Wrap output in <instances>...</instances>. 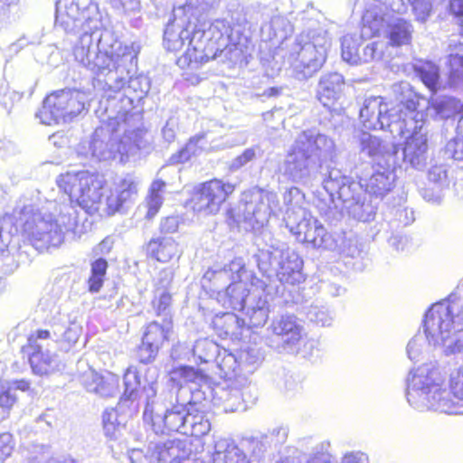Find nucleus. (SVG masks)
Instances as JSON below:
<instances>
[{
  "mask_svg": "<svg viewBox=\"0 0 463 463\" xmlns=\"http://www.w3.org/2000/svg\"><path fill=\"white\" fill-rule=\"evenodd\" d=\"M445 154L456 161H463V136L449 140L445 146Z\"/></svg>",
  "mask_w": 463,
  "mask_h": 463,
  "instance_id": "obj_60",
  "label": "nucleus"
},
{
  "mask_svg": "<svg viewBox=\"0 0 463 463\" xmlns=\"http://www.w3.org/2000/svg\"><path fill=\"white\" fill-rule=\"evenodd\" d=\"M33 393L27 381L0 382V405H13L21 400V396H31Z\"/></svg>",
  "mask_w": 463,
  "mask_h": 463,
  "instance_id": "obj_37",
  "label": "nucleus"
},
{
  "mask_svg": "<svg viewBox=\"0 0 463 463\" xmlns=\"http://www.w3.org/2000/svg\"><path fill=\"white\" fill-rule=\"evenodd\" d=\"M98 42H102V35H98L95 32L89 33L85 31L74 47L75 60L84 67L95 66L93 61L89 60L88 55L93 54L91 51Z\"/></svg>",
  "mask_w": 463,
  "mask_h": 463,
  "instance_id": "obj_41",
  "label": "nucleus"
},
{
  "mask_svg": "<svg viewBox=\"0 0 463 463\" xmlns=\"http://www.w3.org/2000/svg\"><path fill=\"white\" fill-rule=\"evenodd\" d=\"M243 222L246 229L258 231L266 225L272 213L279 208L276 193L254 187L243 194Z\"/></svg>",
  "mask_w": 463,
  "mask_h": 463,
  "instance_id": "obj_18",
  "label": "nucleus"
},
{
  "mask_svg": "<svg viewBox=\"0 0 463 463\" xmlns=\"http://www.w3.org/2000/svg\"><path fill=\"white\" fill-rule=\"evenodd\" d=\"M251 277L243 260L236 258L222 269L213 271L210 279L217 291V300L224 307L242 310L252 299L249 298Z\"/></svg>",
  "mask_w": 463,
  "mask_h": 463,
  "instance_id": "obj_7",
  "label": "nucleus"
},
{
  "mask_svg": "<svg viewBox=\"0 0 463 463\" xmlns=\"http://www.w3.org/2000/svg\"><path fill=\"white\" fill-rule=\"evenodd\" d=\"M174 278V272L171 269L166 268L160 270L155 279L154 291H170Z\"/></svg>",
  "mask_w": 463,
  "mask_h": 463,
  "instance_id": "obj_61",
  "label": "nucleus"
},
{
  "mask_svg": "<svg viewBox=\"0 0 463 463\" xmlns=\"http://www.w3.org/2000/svg\"><path fill=\"white\" fill-rule=\"evenodd\" d=\"M87 101L85 92L71 89L57 90L44 99L36 118L44 125L69 122L86 109Z\"/></svg>",
  "mask_w": 463,
  "mask_h": 463,
  "instance_id": "obj_14",
  "label": "nucleus"
},
{
  "mask_svg": "<svg viewBox=\"0 0 463 463\" xmlns=\"http://www.w3.org/2000/svg\"><path fill=\"white\" fill-rule=\"evenodd\" d=\"M450 67L449 78L454 85L463 84V56L450 53L449 56Z\"/></svg>",
  "mask_w": 463,
  "mask_h": 463,
  "instance_id": "obj_57",
  "label": "nucleus"
},
{
  "mask_svg": "<svg viewBox=\"0 0 463 463\" xmlns=\"http://www.w3.org/2000/svg\"><path fill=\"white\" fill-rule=\"evenodd\" d=\"M52 333L57 341H63L69 346L74 345L81 333L80 325L74 322L65 321L64 323H54L52 326Z\"/></svg>",
  "mask_w": 463,
  "mask_h": 463,
  "instance_id": "obj_46",
  "label": "nucleus"
},
{
  "mask_svg": "<svg viewBox=\"0 0 463 463\" xmlns=\"http://www.w3.org/2000/svg\"><path fill=\"white\" fill-rule=\"evenodd\" d=\"M283 199L286 226L298 241L310 243L315 248L336 249V243L325 227L307 210L308 203L300 189L291 187L286 191Z\"/></svg>",
  "mask_w": 463,
  "mask_h": 463,
  "instance_id": "obj_4",
  "label": "nucleus"
},
{
  "mask_svg": "<svg viewBox=\"0 0 463 463\" xmlns=\"http://www.w3.org/2000/svg\"><path fill=\"white\" fill-rule=\"evenodd\" d=\"M205 137V134H199L193 137L186 146L179 152L177 156H173L171 161L173 163H184L195 155L197 152V145Z\"/></svg>",
  "mask_w": 463,
  "mask_h": 463,
  "instance_id": "obj_56",
  "label": "nucleus"
},
{
  "mask_svg": "<svg viewBox=\"0 0 463 463\" xmlns=\"http://www.w3.org/2000/svg\"><path fill=\"white\" fill-rule=\"evenodd\" d=\"M247 304L243 309L248 318V326L258 327L266 324L269 314V305L266 297L257 296Z\"/></svg>",
  "mask_w": 463,
  "mask_h": 463,
  "instance_id": "obj_38",
  "label": "nucleus"
},
{
  "mask_svg": "<svg viewBox=\"0 0 463 463\" xmlns=\"http://www.w3.org/2000/svg\"><path fill=\"white\" fill-rule=\"evenodd\" d=\"M97 6L92 0H58L56 2V24L65 31L98 29L99 21Z\"/></svg>",
  "mask_w": 463,
  "mask_h": 463,
  "instance_id": "obj_16",
  "label": "nucleus"
},
{
  "mask_svg": "<svg viewBox=\"0 0 463 463\" xmlns=\"http://www.w3.org/2000/svg\"><path fill=\"white\" fill-rule=\"evenodd\" d=\"M449 387L453 395L463 400V364L451 373L449 378Z\"/></svg>",
  "mask_w": 463,
  "mask_h": 463,
  "instance_id": "obj_62",
  "label": "nucleus"
},
{
  "mask_svg": "<svg viewBox=\"0 0 463 463\" xmlns=\"http://www.w3.org/2000/svg\"><path fill=\"white\" fill-rule=\"evenodd\" d=\"M172 329L170 319H164V324L155 321L147 325L138 350V357L142 363H149L156 357L164 343L169 340Z\"/></svg>",
  "mask_w": 463,
  "mask_h": 463,
  "instance_id": "obj_26",
  "label": "nucleus"
},
{
  "mask_svg": "<svg viewBox=\"0 0 463 463\" xmlns=\"http://www.w3.org/2000/svg\"><path fill=\"white\" fill-rule=\"evenodd\" d=\"M243 222L246 229L258 231L266 225L272 213L279 208L276 193L254 187L243 194Z\"/></svg>",
  "mask_w": 463,
  "mask_h": 463,
  "instance_id": "obj_19",
  "label": "nucleus"
},
{
  "mask_svg": "<svg viewBox=\"0 0 463 463\" xmlns=\"http://www.w3.org/2000/svg\"><path fill=\"white\" fill-rule=\"evenodd\" d=\"M416 72L430 90H436L439 78L438 66L432 62H424L416 67Z\"/></svg>",
  "mask_w": 463,
  "mask_h": 463,
  "instance_id": "obj_52",
  "label": "nucleus"
},
{
  "mask_svg": "<svg viewBox=\"0 0 463 463\" xmlns=\"http://www.w3.org/2000/svg\"><path fill=\"white\" fill-rule=\"evenodd\" d=\"M212 463H251V460L233 441L223 439L216 444Z\"/></svg>",
  "mask_w": 463,
  "mask_h": 463,
  "instance_id": "obj_35",
  "label": "nucleus"
},
{
  "mask_svg": "<svg viewBox=\"0 0 463 463\" xmlns=\"http://www.w3.org/2000/svg\"><path fill=\"white\" fill-rule=\"evenodd\" d=\"M256 151L257 149L255 147L247 148L244 150V152L235 157L230 164V170L231 171H237L242 166H244L249 162L252 161L256 157Z\"/></svg>",
  "mask_w": 463,
  "mask_h": 463,
  "instance_id": "obj_64",
  "label": "nucleus"
},
{
  "mask_svg": "<svg viewBox=\"0 0 463 463\" xmlns=\"http://www.w3.org/2000/svg\"><path fill=\"white\" fill-rule=\"evenodd\" d=\"M91 52L93 54L88 55V58L95 66L85 67L99 75H104L105 83L109 90L119 91L127 83L134 88L137 79H131L129 74L136 66L137 57L128 46L115 42L106 48L102 42H98Z\"/></svg>",
  "mask_w": 463,
  "mask_h": 463,
  "instance_id": "obj_5",
  "label": "nucleus"
},
{
  "mask_svg": "<svg viewBox=\"0 0 463 463\" xmlns=\"http://www.w3.org/2000/svg\"><path fill=\"white\" fill-rule=\"evenodd\" d=\"M324 187L333 200L336 197L342 202L343 209H345L353 218L361 222H369L373 218L375 207L371 202L366 201L364 190L360 183L351 181L338 170H333L324 181Z\"/></svg>",
  "mask_w": 463,
  "mask_h": 463,
  "instance_id": "obj_11",
  "label": "nucleus"
},
{
  "mask_svg": "<svg viewBox=\"0 0 463 463\" xmlns=\"http://www.w3.org/2000/svg\"><path fill=\"white\" fill-rule=\"evenodd\" d=\"M186 407H146L143 418L156 433L178 431L185 426Z\"/></svg>",
  "mask_w": 463,
  "mask_h": 463,
  "instance_id": "obj_25",
  "label": "nucleus"
},
{
  "mask_svg": "<svg viewBox=\"0 0 463 463\" xmlns=\"http://www.w3.org/2000/svg\"><path fill=\"white\" fill-rule=\"evenodd\" d=\"M429 109L440 118H449L457 113L463 112V105L459 100L451 97L433 99Z\"/></svg>",
  "mask_w": 463,
  "mask_h": 463,
  "instance_id": "obj_45",
  "label": "nucleus"
},
{
  "mask_svg": "<svg viewBox=\"0 0 463 463\" xmlns=\"http://www.w3.org/2000/svg\"><path fill=\"white\" fill-rule=\"evenodd\" d=\"M423 329L430 345L442 347L446 354L463 352V304L445 300L432 305Z\"/></svg>",
  "mask_w": 463,
  "mask_h": 463,
  "instance_id": "obj_2",
  "label": "nucleus"
},
{
  "mask_svg": "<svg viewBox=\"0 0 463 463\" xmlns=\"http://www.w3.org/2000/svg\"><path fill=\"white\" fill-rule=\"evenodd\" d=\"M185 418V425L190 426V433L185 435L184 439L194 448V452L203 451L204 442L202 438L208 434L211 430L210 420L199 407H186Z\"/></svg>",
  "mask_w": 463,
  "mask_h": 463,
  "instance_id": "obj_30",
  "label": "nucleus"
},
{
  "mask_svg": "<svg viewBox=\"0 0 463 463\" xmlns=\"http://www.w3.org/2000/svg\"><path fill=\"white\" fill-rule=\"evenodd\" d=\"M295 143L308 156H312L321 167L322 163L331 159L335 151V143L327 136L313 130L303 131Z\"/></svg>",
  "mask_w": 463,
  "mask_h": 463,
  "instance_id": "obj_27",
  "label": "nucleus"
},
{
  "mask_svg": "<svg viewBox=\"0 0 463 463\" xmlns=\"http://www.w3.org/2000/svg\"><path fill=\"white\" fill-rule=\"evenodd\" d=\"M255 259L263 275L269 279L275 278L280 284L298 285L305 280L302 260L284 244L259 250Z\"/></svg>",
  "mask_w": 463,
  "mask_h": 463,
  "instance_id": "obj_8",
  "label": "nucleus"
},
{
  "mask_svg": "<svg viewBox=\"0 0 463 463\" xmlns=\"http://www.w3.org/2000/svg\"><path fill=\"white\" fill-rule=\"evenodd\" d=\"M18 221L23 232L33 241L40 243L39 246L57 247L63 242L65 233L74 229L76 211L71 204H62L53 218L33 205H25L20 211Z\"/></svg>",
  "mask_w": 463,
  "mask_h": 463,
  "instance_id": "obj_3",
  "label": "nucleus"
},
{
  "mask_svg": "<svg viewBox=\"0 0 463 463\" xmlns=\"http://www.w3.org/2000/svg\"><path fill=\"white\" fill-rule=\"evenodd\" d=\"M411 2L412 11L415 20L420 23H425L430 15L432 4L431 0H410Z\"/></svg>",
  "mask_w": 463,
  "mask_h": 463,
  "instance_id": "obj_58",
  "label": "nucleus"
},
{
  "mask_svg": "<svg viewBox=\"0 0 463 463\" xmlns=\"http://www.w3.org/2000/svg\"><path fill=\"white\" fill-rule=\"evenodd\" d=\"M49 337L50 332L48 330H39L35 339H33V336L29 339L33 348V352L30 356V364L35 374H48L53 372L57 367L56 356L52 354L48 350L43 351L42 345L37 343L38 340H45Z\"/></svg>",
  "mask_w": 463,
  "mask_h": 463,
  "instance_id": "obj_32",
  "label": "nucleus"
},
{
  "mask_svg": "<svg viewBox=\"0 0 463 463\" xmlns=\"http://www.w3.org/2000/svg\"><path fill=\"white\" fill-rule=\"evenodd\" d=\"M234 188L232 184L220 179L203 183L193 199L194 211L204 215L217 213Z\"/></svg>",
  "mask_w": 463,
  "mask_h": 463,
  "instance_id": "obj_23",
  "label": "nucleus"
},
{
  "mask_svg": "<svg viewBox=\"0 0 463 463\" xmlns=\"http://www.w3.org/2000/svg\"><path fill=\"white\" fill-rule=\"evenodd\" d=\"M296 143L292 146L279 167L280 173L288 180L302 184H309L317 178L319 164L308 156Z\"/></svg>",
  "mask_w": 463,
  "mask_h": 463,
  "instance_id": "obj_20",
  "label": "nucleus"
},
{
  "mask_svg": "<svg viewBox=\"0 0 463 463\" xmlns=\"http://www.w3.org/2000/svg\"><path fill=\"white\" fill-rule=\"evenodd\" d=\"M329 47L330 39L325 29L319 27L301 33L288 56L295 78L307 80L317 72L326 60Z\"/></svg>",
  "mask_w": 463,
  "mask_h": 463,
  "instance_id": "obj_6",
  "label": "nucleus"
},
{
  "mask_svg": "<svg viewBox=\"0 0 463 463\" xmlns=\"http://www.w3.org/2000/svg\"><path fill=\"white\" fill-rule=\"evenodd\" d=\"M147 253L160 262H168L181 255L178 244L171 237L151 240L147 244Z\"/></svg>",
  "mask_w": 463,
  "mask_h": 463,
  "instance_id": "obj_36",
  "label": "nucleus"
},
{
  "mask_svg": "<svg viewBox=\"0 0 463 463\" xmlns=\"http://www.w3.org/2000/svg\"><path fill=\"white\" fill-rule=\"evenodd\" d=\"M269 28L275 37L285 38L289 28L288 21L282 15H275L271 18Z\"/></svg>",
  "mask_w": 463,
  "mask_h": 463,
  "instance_id": "obj_63",
  "label": "nucleus"
},
{
  "mask_svg": "<svg viewBox=\"0 0 463 463\" xmlns=\"http://www.w3.org/2000/svg\"><path fill=\"white\" fill-rule=\"evenodd\" d=\"M213 325L220 331V335L238 337L246 321L233 313H224L214 318Z\"/></svg>",
  "mask_w": 463,
  "mask_h": 463,
  "instance_id": "obj_43",
  "label": "nucleus"
},
{
  "mask_svg": "<svg viewBox=\"0 0 463 463\" xmlns=\"http://www.w3.org/2000/svg\"><path fill=\"white\" fill-rule=\"evenodd\" d=\"M278 338L277 349L288 354L299 353L300 345L305 341V329L293 315H282L274 317L269 326Z\"/></svg>",
  "mask_w": 463,
  "mask_h": 463,
  "instance_id": "obj_22",
  "label": "nucleus"
},
{
  "mask_svg": "<svg viewBox=\"0 0 463 463\" xmlns=\"http://www.w3.org/2000/svg\"><path fill=\"white\" fill-rule=\"evenodd\" d=\"M387 160L384 163L378 162V168L366 180L363 189L376 197H383L394 187L396 174L395 169L400 166L398 146H390L386 150Z\"/></svg>",
  "mask_w": 463,
  "mask_h": 463,
  "instance_id": "obj_24",
  "label": "nucleus"
},
{
  "mask_svg": "<svg viewBox=\"0 0 463 463\" xmlns=\"http://www.w3.org/2000/svg\"><path fill=\"white\" fill-rule=\"evenodd\" d=\"M156 391L153 383L142 385L140 374L135 366H129L123 375V392L120 402H142L149 405V400L155 397Z\"/></svg>",
  "mask_w": 463,
  "mask_h": 463,
  "instance_id": "obj_28",
  "label": "nucleus"
},
{
  "mask_svg": "<svg viewBox=\"0 0 463 463\" xmlns=\"http://www.w3.org/2000/svg\"><path fill=\"white\" fill-rule=\"evenodd\" d=\"M108 269V262L99 258L91 264V275L88 280L89 290L96 293L100 290L103 286L104 278Z\"/></svg>",
  "mask_w": 463,
  "mask_h": 463,
  "instance_id": "obj_49",
  "label": "nucleus"
},
{
  "mask_svg": "<svg viewBox=\"0 0 463 463\" xmlns=\"http://www.w3.org/2000/svg\"><path fill=\"white\" fill-rule=\"evenodd\" d=\"M419 101V99L410 98L406 102L390 106L381 96H372L364 99L360 109V121L364 128L369 130L388 129L392 135L400 134L404 118H409V102Z\"/></svg>",
  "mask_w": 463,
  "mask_h": 463,
  "instance_id": "obj_13",
  "label": "nucleus"
},
{
  "mask_svg": "<svg viewBox=\"0 0 463 463\" xmlns=\"http://www.w3.org/2000/svg\"><path fill=\"white\" fill-rule=\"evenodd\" d=\"M17 13V0H0V28L15 21Z\"/></svg>",
  "mask_w": 463,
  "mask_h": 463,
  "instance_id": "obj_54",
  "label": "nucleus"
},
{
  "mask_svg": "<svg viewBox=\"0 0 463 463\" xmlns=\"http://www.w3.org/2000/svg\"><path fill=\"white\" fill-rule=\"evenodd\" d=\"M239 367L241 370L240 387L248 383L249 375L252 374L260 364V357L259 352L254 348L241 349L237 354Z\"/></svg>",
  "mask_w": 463,
  "mask_h": 463,
  "instance_id": "obj_44",
  "label": "nucleus"
},
{
  "mask_svg": "<svg viewBox=\"0 0 463 463\" xmlns=\"http://www.w3.org/2000/svg\"><path fill=\"white\" fill-rule=\"evenodd\" d=\"M359 145L362 153L371 156H379V162L384 163L387 160L386 150L390 146H396L392 143H384L375 136L367 132H362L359 136Z\"/></svg>",
  "mask_w": 463,
  "mask_h": 463,
  "instance_id": "obj_42",
  "label": "nucleus"
},
{
  "mask_svg": "<svg viewBox=\"0 0 463 463\" xmlns=\"http://www.w3.org/2000/svg\"><path fill=\"white\" fill-rule=\"evenodd\" d=\"M216 28L210 26L207 30L198 29L193 31V36L188 42V47L184 54L177 60L180 67H190L193 64H202L210 60H214L222 53L225 55L232 50V47L221 49L222 45L220 41L222 39L220 32L217 40H213Z\"/></svg>",
  "mask_w": 463,
  "mask_h": 463,
  "instance_id": "obj_17",
  "label": "nucleus"
},
{
  "mask_svg": "<svg viewBox=\"0 0 463 463\" xmlns=\"http://www.w3.org/2000/svg\"><path fill=\"white\" fill-rule=\"evenodd\" d=\"M172 295L170 291H154L153 307L157 316L167 317L170 313Z\"/></svg>",
  "mask_w": 463,
  "mask_h": 463,
  "instance_id": "obj_55",
  "label": "nucleus"
},
{
  "mask_svg": "<svg viewBox=\"0 0 463 463\" xmlns=\"http://www.w3.org/2000/svg\"><path fill=\"white\" fill-rule=\"evenodd\" d=\"M430 346L425 334H416L407 345L408 358L411 361H419L424 354L428 353Z\"/></svg>",
  "mask_w": 463,
  "mask_h": 463,
  "instance_id": "obj_51",
  "label": "nucleus"
},
{
  "mask_svg": "<svg viewBox=\"0 0 463 463\" xmlns=\"http://www.w3.org/2000/svg\"><path fill=\"white\" fill-rule=\"evenodd\" d=\"M193 16L194 7L191 4L174 7V19L167 24L164 34V44L168 51H181L185 41L189 42L192 38L193 31L199 29L193 24Z\"/></svg>",
  "mask_w": 463,
  "mask_h": 463,
  "instance_id": "obj_21",
  "label": "nucleus"
},
{
  "mask_svg": "<svg viewBox=\"0 0 463 463\" xmlns=\"http://www.w3.org/2000/svg\"><path fill=\"white\" fill-rule=\"evenodd\" d=\"M165 183L162 180H155L150 187L149 195L146 199L147 218H153L163 203Z\"/></svg>",
  "mask_w": 463,
  "mask_h": 463,
  "instance_id": "obj_48",
  "label": "nucleus"
},
{
  "mask_svg": "<svg viewBox=\"0 0 463 463\" xmlns=\"http://www.w3.org/2000/svg\"><path fill=\"white\" fill-rule=\"evenodd\" d=\"M383 6L384 5L377 4L366 9L362 19V35L371 38L386 28L389 45L393 47L409 45L414 32L411 21L389 14L383 11Z\"/></svg>",
  "mask_w": 463,
  "mask_h": 463,
  "instance_id": "obj_12",
  "label": "nucleus"
},
{
  "mask_svg": "<svg viewBox=\"0 0 463 463\" xmlns=\"http://www.w3.org/2000/svg\"><path fill=\"white\" fill-rule=\"evenodd\" d=\"M410 117L403 118L401 126L402 131L397 136L411 133L407 137L402 157L399 156L400 166L402 163L408 164L415 169H421L426 165L428 152V129L426 125V114L420 109V102L411 100L409 102ZM398 156L400 153L398 152Z\"/></svg>",
  "mask_w": 463,
  "mask_h": 463,
  "instance_id": "obj_9",
  "label": "nucleus"
},
{
  "mask_svg": "<svg viewBox=\"0 0 463 463\" xmlns=\"http://www.w3.org/2000/svg\"><path fill=\"white\" fill-rule=\"evenodd\" d=\"M345 88L344 77L337 73H326L320 77L316 97L325 107L330 108L341 98Z\"/></svg>",
  "mask_w": 463,
  "mask_h": 463,
  "instance_id": "obj_33",
  "label": "nucleus"
},
{
  "mask_svg": "<svg viewBox=\"0 0 463 463\" xmlns=\"http://www.w3.org/2000/svg\"><path fill=\"white\" fill-rule=\"evenodd\" d=\"M238 364V357L225 350L217 355V365L221 377L232 382L236 386H240V380L242 375Z\"/></svg>",
  "mask_w": 463,
  "mask_h": 463,
  "instance_id": "obj_40",
  "label": "nucleus"
},
{
  "mask_svg": "<svg viewBox=\"0 0 463 463\" xmlns=\"http://www.w3.org/2000/svg\"><path fill=\"white\" fill-rule=\"evenodd\" d=\"M444 375L433 364H423L411 370L407 378L409 403H439L445 394Z\"/></svg>",
  "mask_w": 463,
  "mask_h": 463,
  "instance_id": "obj_15",
  "label": "nucleus"
},
{
  "mask_svg": "<svg viewBox=\"0 0 463 463\" xmlns=\"http://www.w3.org/2000/svg\"><path fill=\"white\" fill-rule=\"evenodd\" d=\"M146 136L140 115L125 113L110 118L108 125L97 128L88 146L81 143L78 152L85 156L90 155L98 161H109L118 156L123 163L146 146Z\"/></svg>",
  "mask_w": 463,
  "mask_h": 463,
  "instance_id": "obj_1",
  "label": "nucleus"
},
{
  "mask_svg": "<svg viewBox=\"0 0 463 463\" xmlns=\"http://www.w3.org/2000/svg\"><path fill=\"white\" fill-rule=\"evenodd\" d=\"M307 317L311 322L322 326H331L334 320V316L329 308L318 303H314L307 307Z\"/></svg>",
  "mask_w": 463,
  "mask_h": 463,
  "instance_id": "obj_50",
  "label": "nucleus"
},
{
  "mask_svg": "<svg viewBox=\"0 0 463 463\" xmlns=\"http://www.w3.org/2000/svg\"><path fill=\"white\" fill-rule=\"evenodd\" d=\"M85 389L99 397H113L118 392L119 380L118 375L107 372L105 374H99L94 370L89 368L83 373L80 378Z\"/></svg>",
  "mask_w": 463,
  "mask_h": 463,
  "instance_id": "obj_31",
  "label": "nucleus"
},
{
  "mask_svg": "<svg viewBox=\"0 0 463 463\" xmlns=\"http://www.w3.org/2000/svg\"><path fill=\"white\" fill-rule=\"evenodd\" d=\"M57 185L70 198L71 203L85 211H96L101 203L106 179L98 172L87 170L67 172L58 176Z\"/></svg>",
  "mask_w": 463,
  "mask_h": 463,
  "instance_id": "obj_10",
  "label": "nucleus"
},
{
  "mask_svg": "<svg viewBox=\"0 0 463 463\" xmlns=\"http://www.w3.org/2000/svg\"><path fill=\"white\" fill-rule=\"evenodd\" d=\"M363 35L356 33L345 34L342 39V58L350 64H359V46ZM364 38H365L364 36Z\"/></svg>",
  "mask_w": 463,
  "mask_h": 463,
  "instance_id": "obj_47",
  "label": "nucleus"
},
{
  "mask_svg": "<svg viewBox=\"0 0 463 463\" xmlns=\"http://www.w3.org/2000/svg\"><path fill=\"white\" fill-rule=\"evenodd\" d=\"M174 381H183L184 383H194L201 384L205 382V375L199 369L191 366H183L174 370L171 373Z\"/></svg>",
  "mask_w": 463,
  "mask_h": 463,
  "instance_id": "obj_53",
  "label": "nucleus"
},
{
  "mask_svg": "<svg viewBox=\"0 0 463 463\" xmlns=\"http://www.w3.org/2000/svg\"><path fill=\"white\" fill-rule=\"evenodd\" d=\"M183 345H177L176 346H175L172 350L171 355L176 359L182 358L183 356L186 357L187 354H190V351H187L184 354H182L179 352V350L183 349ZM218 349V345L213 341L208 338H203L195 342L191 350V354L194 357H196L201 363H208L213 357H215Z\"/></svg>",
  "mask_w": 463,
  "mask_h": 463,
  "instance_id": "obj_39",
  "label": "nucleus"
},
{
  "mask_svg": "<svg viewBox=\"0 0 463 463\" xmlns=\"http://www.w3.org/2000/svg\"><path fill=\"white\" fill-rule=\"evenodd\" d=\"M185 452L195 453L194 448L183 438L156 444L152 456L158 463H173L180 453Z\"/></svg>",
  "mask_w": 463,
  "mask_h": 463,
  "instance_id": "obj_34",
  "label": "nucleus"
},
{
  "mask_svg": "<svg viewBox=\"0 0 463 463\" xmlns=\"http://www.w3.org/2000/svg\"><path fill=\"white\" fill-rule=\"evenodd\" d=\"M383 43H372L367 44L362 52L358 53L359 63L381 60L383 58Z\"/></svg>",
  "mask_w": 463,
  "mask_h": 463,
  "instance_id": "obj_59",
  "label": "nucleus"
},
{
  "mask_svg": "<svg viewBox=\"0 0 463 463\" xmlns=\"http://www.w3.org/2000/svg\"><path fill=\"white\" fill-rule=\"evenodd\" d=\"M137 194V182L131 175H127L113 184L106 197L109 214H113L128 207Z\"/></svg>",
  "mask_w": 463,
  "mask_h": 463,
  "instance_id": "obj_29",
  "label": "nucleus"
}]
</instances>
